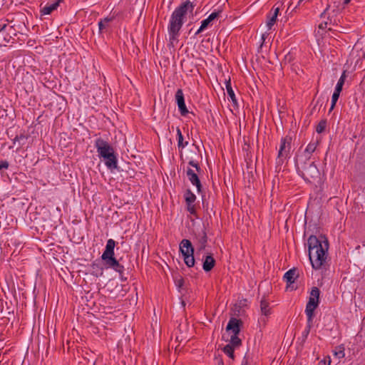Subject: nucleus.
<instances>
[{
	"label": "nucleus",
	"mask_w": 365,
	"mask_h": 365,
	"mask_svg": "<svg viewBox=\"0 0 365 365\" xmlns=\"http://www.w3.org/2000/svg\"><path fill=\"white\" fill-rule=\"evenodd\" d=\"M195 4L187 0L178 6L171 14L168 24L169 46L175 47V42H178L180 31L184 24V19L188 12L192 13Z\"/></svg>",
	"instance_id": "nucleus-1"
},
{
	"label": "nucleus",
	"mask_w": 365,
	"mask_h": 365,
	"mask_svg": "<svg viewBox=\"0 0 365 365\" xmlns=\"http://www.w3.org/2000/svg\"><path fill=\"white\" fill-rule=\"evenodd\" d=\"M309 258L312 268L321 269L327 258L329 242L325 236L321 235L318 238L315 235H311L307 240Z\"/></svg>",
	"instance_id": "nucleus-2"
},
{
	"label": "nucleus",
	"mask_w": 365,
	"mask_h": 365,
	"mask_svg": "<svg viewBox=\"0 0 365 365\" xmlns=\"http://www.w3.org/2000/svg\"><path fill=\"white\" fill-rule=\"evenodd\" d=\"M295 165L299 175L306 181L311 182L319 176V170L314 161L295 160Z\"/></svg>",
	"instance_id": "nucleus-3"
},
{
	"label": "nucleus",
	"mask_w": 365,
	"mask_h": 365,
	"mask_svg": "<svg viewBox=\"0 0 365 365\" xmlns=\"http://www.w3.org/2000/svg\"><path fill=\"white\" fill-rule=\"evenodd\" d=\"M180 251L183 257L185 264L188 267L195 265L194 248L189 240L183 239L180 243Z\"/></svg>",
	"instance_id": "nucleus-4"
},
{
	"label": "nucleus",
	"mask_w": 365,
	"mask_h": 365,
	"mask_svg": "<svg viewBox=\"0 0 365 365\" xmlns=\"http://www.w3.org/2000/svg\"><path fill=\"white\" fill-rule=\"evenodd\" d=\"M320 290L318 287H314L312 288L309 301L306 305L305 313L308 318V321H312L314 310L319 304Z\"/></svg>",
	"instance_id": "nucleus-5"
},
{
	"label": "nucleus",
	"mask_w": 365,
	"mask_h": 365,
	"mask_svg": "<svg viewBox=\"0 0 365 365\" xmlns=\"http://www.w3.org/2000/svg\"><path fill=\"white\" fill-rule=\"evenodd\" d=\"M292 148V138L286 136L281 139L279 150L277 158V164L282 165L284 160L289 158V155Z\"/></svg>",
	"instance_id": "nucleus-6"
},
{
	"label": "nucleus",
	"mask_w": 365,
	"mask_h": 365,
	"mask_svg": "<svg viewBox=\"0 0 365 365\" xmlns=\"http://www.w3.org/2000/svg\"><path fill=\"white\" fill-rule=\"evenodd\" d=\"M95 148L97 150L98 157L106 155L107 154H113L115 153L114 148L110 145L108 142L98 138L95 140Z\"/></svg>",
	"instance_id": "nucleus-7"
},
{
	"label": "nucleus",
	"mask_w": 365,
	"mask_h": 365,
	"mask_svg": "<svg viewBox=\"0 0 365 365\" xmlns=\"http://www.w3.org/2000/svg\"><path fill=\"white\" fill-rule=\"evenodd\" d=\"M106 268H110L118 272L120 275L124 273L125 268L114 256H109L102 259Z\"/></svg>",
	"instance_id": "nucleus-8"
},
{
	"label": "nucleus",
	"mask_w": 365,
	"mask_h": 365,
	"mask_svg": "<svg viewBox=\"0 0 365 365\" xmlns=\"http://www.w3.org/2000/svg\"><path fill=\"white\" fill-rule=\"evenodd\" d=\"M106 268H110L118 272L120 275L124 273L125 268L114 256H109L102 259Z\"/></svg>",
	"instance_id": "nucleus-9"
},
{
	"label": "nucleus",
	"mask_w": 365,
	"mask_h": 365,
	"mask_svg": "<svg viewBox=\"0 0 365 365\" xmlns=\"http://www.w3.org/2000/svg\"><path fill=\"white\" fill-rule=\"evenodd\" d=\"M175 101L178 104V107L179 109V111L182 116H185L188 113V110L187 109L185 103V98H184V94L182 89H178L175 93Z\"/></svg>",
	"instance_id": "nucleus-10"
},
{
	"label": "nucleus",
	"mask_w": 365,
	"mask_h": 365,
	"mask_svg": "<svg viewBox=\"0 0 365 365\" xmlns=\"http://www.w3.org/2000/svg\"><path fill=\"white\" fill-rule=\"evenodd\" d=\"M317 148V143H309L304 152L297 155L295 160H310L312 153Z\"/></svg>",
	"instance_id": "nucleus-11"
},
{
	"label": "nucleus",
	"mask_w": 365,
	"mask_h": 365,
	"mask_svg": "<svg viewBox=\"0 0 365 365\" xmlns=\"http://www.w3.org/2000/svg\"><path fill=\"white\" fill-rule=\"evenodd\" d=\"M242 321L235 317L230 318L226 327V331L232 334H239Z\"/></svg>",
	"instance_id": "nucleus-12"
},
{
	"label": "nucleus",
	"mask_w": 365,
	"mask_h": 365,
	"mask_svg": "<svg viewBox=\"0 0 365 365\" xmlns=\"http://www.w3.org/2000/svg\"><path fill=\"white\" fill-rule=\"evenodd\" d=\"M115 16L114 15H112L100 19V21L98 23V33L100 34H102L105 32H107L108 29L110 28V23L115 19Z\"/></svg>",
	"instance_id": "nucleus-13"
},
{
	"label": "nucleus",
	"mask_w": 365,
	"mask_h": 365,
	"mask_svg": "<svg viewBox=\"0 0 365 365\" xmlns=\"http://www.w3.org/2000/svg\"><path fill=\"white\" fill-rule=\"evenodd\" d=\"M99 158H103L104 160L105 165L108 169L113 170L117 168L118 159L115 153H113V154L110 153L106 155H102L100 156Z\"/></svg>",
	"instance_id": "nucleus-14"
},
{
	"label": "nucleus",
	"mask_w": 365,
	"mask_h": 365,
	"mask_svg": "<svg viewBox=\"0 0 365 365\" xmlns=\"http://www.w3.org/2000/svg\"><path fill=\"white\" fill-rule=\"evenodd\" d=\"M187 176L190 180V182L193 185H195L197 190V192L200 193L202 192V185L200 182V180L199 179V177L190 168H188L187 170Z\"/></svg>",
	"instance_id": "nucleus-15"
},
{
	"label": "nucleus",
	"mask_w": 365,
	"mask_h": 365,
	"mask_svg": "<svg viewBox=\"0 0 365 365\" xmlns=\"http://www.w3.org/2000/svg\"><path fill=\"white\" fill-rule=\"evenodd\" d=\"M279 12V8L275 7L274 6L272 7V9H271L270 12L267 14V26L269 29H271L272 26L276 22Z\"/></svg>",
	"instance_id": "nucleus-16"
},
{
	"label": "nucleus",
	"mask_w": 365,
	"mask_h": 365,
	"mask_svg": "<svg viewBox=\"0 0 365 365\" xmlns=\"http://www.w3.org/2000/svg\"><path fill=\"white\" fill-rule=\"evenodd\" d=\"M115 247V241L113 239H109L107 241L105 250L101 255V259H104L109 256H114V248Z\"/></svg>",
	"instance_id": "nucleus-17"
},
{
	"label": "nucleus",
	"mask_w": 365,
	"mask_h": 365,
	"mask_svg": "<svg viewBox=\"0 0 365 365\" xmlns=\"http://www.w3.org/2000/svg\"><path fill=\"white\" fill-rule=\"evenodd\" d=\"M202 260V269L206 272L211 271L215 265V259L211 254L206 255Z\"/></svg>",
	"instance_id": "nucleus-18"
},
{
	"label": "nucleus",
	"mask_w": 365,
	"mask_h": 365,
	"mask_svg": "<svg viewBox=\"0 0 365 365\" xmlns=\"http://www.w3.org/2000/svg\"><path fill=\"white\" fill-rule=\"evenodd\" d=\"M63 1V0H56L54 3L51 4H46L43 7H42L40 10V13L41 15H48L51 14L53 11L56 10L59 6L60 3Z\"/></svg>",
	"instance_id": "nucleus-19"
},
{
	"label": "nucleus",
	"mask_w": 365,
	"mask_h": 365,
	"mask_svg": "<svg viewBox=\"0 0 365 365\" xmlns=\"http://www.w3.org/2000/svg\"><path fill=\"white\" fill-rule=\"evenodd\" d=\"M299 273L298 270L296 268H292L288 270L284 274V279L286 281L287 284H293L295 282V279L298 277Z\"/></svg>",
	"instance_id": "nucleus-20"
},
{
	"label": "nucleus",
	"mask_w": 365,
	"mask_h": 365,
	"mask_svg": "<svg viewBox=\"0 0 365 365\" xmlns=\"http://www.w3.org/2000/svg\"><path fill=\"white\" fill-rule=\"evenodd\" d=\"M330 9L331 6L328 5L324 11L321 14L320 17L325 18L327 16V21H329V24H334L335 19H334V17L336 15V11L335 9H333L331 11H330Z\"/></svg>",
	"instance_id": "nucleus-21"
},
{
	"label": "nucleus",
	"mask_w": 365,
	"mask_h": 365,
	"mask_svg": "<svg viewBox=\"0 0 365 365\" xmlns=\"http://www.w3.org/2000/svg\"><path fill=\"white\" fill-rule=\"evenodd\" d=\"M260 310L262 315L268 317L271 314V308L269 307V302L264 298L260 301Z\"/></svg>",
	"instance_id": "nucleus-22"
},
{
	"label": "nucleus",
	"mask_w": 365,
	"mask_h": 365,
	"mask_svg": "<svg viewBox=\"0 0 365 365\" xmlns=\"http://www.w3.org/2000/svg\"><path fill=\"white\" fill-rule=\"evenodd\" d=\"M225 87H226V91H227V93L228 97L230 98V101L235 105H236L237 104V98L235 97L234 91H233V89L232 88L230 79H229L228 81H227L225 82Z\"/></svg>",
	"instance_id": "nucleus-23"
},
{
	"label": "nucleus",
	"mask_w": 365,
	"mask_h": 365,
	"mask_svg": "<svg viewBox=\"0 0 365 365\" xmlns=\"http://www.w3.org/2000/svg\"><path fill=\"white\" fill-rule=\"evenodd\" d=\"M346 71H343L341 76H340V78L336 83L334 91H336L339 92H341L342 91V88H343V86L344 84V82H345V80L346 78Z\"/></svg>",
	"instance_id": "nucleus-24"
},
{
	"label": "nucleus",
	"mask_w": 365,
	"mask_h": 365,
	"mask_svg": "<svg viewBox=\"0 0 365 365\" xmlns=\"http://www.w3.org/2000/svg\"><path fill=\"white\" fill-rule=\"evenodd\" d=\"M6 21H7V20L0 21V38L4 37V34H6V31L14 30L13 26H8Z\"/></svg>",
	"instance_id": "nucleus-25"
},
{
	"label": "nucleus",
	"mask_w": 365,
	"mask_h": 365,
	"mask_svg": "<svg viewBox=\"0 0 365 365\" xmlns=\"http://www.w3.org/2000/svg\"><path fill=\"white\" fill-rule=\"evenodd\" d=\"M177 136L178 148L182 149L184 148L188 144V142L186 141L185 143H183V136L179 128H177Z\"/></svg>",
	"instance_id": "nucleus-26"
},
{
	"label": "nucleus",
	"mask_w": 365,
	"mask_h": 365,
	"mask_svg": "<svg viewBox=\"0 0 365 365\" xmlns=\"http://www.w3.org/2000/svg\"><path fill=\"white\" fill-rule=\"evenodd\" d=\"M185 200L186 203H194L196 200V196L190 190L188 189L185 193Z\"/></svg>",
	"instance_id": "nucleus-27"
},
{
	"label": "nucleus",
	"mask_w": 365,
	"mask_h": 365,
	"mask_svg": "<svg viewBox=\"0 0 365 365\" xmlns=\"http://www.w3.org/2000/svg\"><path fill=\"white\" fill-rule=\"evenodd\" d=\"M242 344L241 339L239 338L238 334H232L230 340V344L233 347H237Z\"/></svg>",
	"instance_id": "nucleus-28"
},
{
	"label": "nucleus",
	"mask_w": 365,
	"mask_h": 365,
	"mask_svg": "<svg viewBox=\"0 0 365 365\" xmlns=\"http://www.w3.org/2000/svg\"><path fill=\"white\" fill-rule=\"evenodd\" d=\"M234 349L232 344H227L223 348V351L225 354H227L230 358L234 359Z\"/></svg>",
	"instance_id": "nucleus-29"
},
{
	"label": "nucleus",
	"mask_w": 365,
	"mask_h": 365,
	"mask_svg": "<svg viewBox=\"0 0 365 365\" xmlns=\"http://www.w3.org/2000/svg\"><path fill=\"white\" fill-rule=\"evenodd\" d=\"M327 120H322L319 121V123H318V125H317L316 127V132L317 133H323L326 128H327Z\"/></svg>",
	"instance_id": "nucleus-30"
},
{
	"label": "nucleus",
	"mask_w": 365,
	"mask_h": 365,
	"mask_svg": "<svg viewBox=\"0 0 365 365\" xmlns=\"http://www.w3.org/2000/svg\"><path fill=\"white\" fill-rule=\"evenodd\" d=\"M340 93L341 92H339V91H334V93L332 95V97H331V107H330V109H329V111H331L335 106H336V103L339 98V96H340Z\"/></svg>",
	"instance_id": "nucleus-31"
},
{
	"label": "nucleus",
	"mask_w": 365,
	"mask_h": 365,
	"mask_svg": "<svg viewBox=\"0 0 365 365\" xmlns=\"http://www.w3.org/2000/svg\"><path fill=\"white\" fill-rule=\"evenodd\" d=\"M334 355L339 359L344 358L345 356L344 347L342 346H338L335 348Z\"/></svg>",
	"instance_id": "nucleus-32"
},
{
	"label": "nucleus",
	"mask_w": 365,
	"mask_h": 365,
	"mask_svg": "<svg viewBox=\"0 0 365 365\" xmlns=\"http://www.w3.org/2000/svg\"><path fill=\"white\" fill-rule=\"evenodd\" d=\"M188 164H189L190 165H191L192 167L195 168L196 171H197L198 173H201L202 170H201V168H200V165H199V164H198L197 161H196V160H193L192 158H191V159L189 160Z\"/></svg>",
	"instance_id": "nucleus-33"
},
{
	"label": "nucleus",
	"mask_w": 365,
	"mask_h": 365,
	"mask_svg": "<svg viewBox=\"0 0 365 365\" xmlns=\"http://www.w3.org/2000/svg\"><path fill=\"white\" fill-rule=\"evenodd\" d=\"M187 211L193 215H196V208L194 203H186Z\"/></svg>",
	"instance_id": "nucleus-34"
},
{
	"label": "nucleus",
	"mask_w": 365,
	"mask_h": 365,
	"mask_svg": "<svg viewBox=\"0 0 365 365\" xmlns=\"http://www.w3.org/2000/svg\"><path fill=\"white\" fill-rule=\"evenodd\" d=\"M93 272H96V275H102L103 274V268L100 267L99 265L96 263H93L91 265Z\"/></svg>",
	"instance_id": "nucleus-35"
},
{
	"label": "nucleus",
	"mask_w": 365,
	"mask_h": 365,
	"mask_svg": "<svg viewBox=\"0 0 365 365\" xmlns=\"http://www.w3.org/2000/svg\"><path fill=\"white\" fill-rule=\"evenodd\" d=\"M207 241V237L206 233L204 232H203V235H202V238L200 240L201 248L202 249H204L205 247Z\"/></svg>",
	"instance_id": "nucleus-36"
},
{
	"label": "nucleus",
	"mask_w": 365,
	"mask_h": 365,
	"mask_svg": "<svg viewBox=\"0 0 365 365\" xmlns=\"http://www.w3.org/2000/svg\"><path fill=\"white\" fill-rule=\"evenodd\" d=\"M219 16V12H212L209 15L207 19L211 23L213 20Z\"/></svg>",
	"instance_id": "nucleus-37"
},
{
	"label": "nucleus",
	"mask_w": 365,
	"mask_h": 365,
	"mask_svg": "<svg viewBox=\"0 0 365 365\" xmlns=\"http://www.w3.org/2000/svg\"><path fill=\"white\" fill-rule=\"evenodd\" d=\"M210 24V22L207 19H204L201 22L200 31H204L206 28H207V26H209Z\"/></svg>",
	"instance_id": "nucleus-38"
},
{
	"label": "nucleus",
	"mask_w": 365,
	"mask_h": 365,
	"mask_svg": "<svg viewBox=\"0 0 365 365\" xmlns=\"http://www.w3.org/2000/svg\"><path fill=\"white\" fill-rule=\"evenodd\" d=\"M9 166V163L6 160H0V170L1 169H7Z\"/></svg>",
	"instance_id": "nucleus-39"
},
{
	"label": "nucleus",
	"mask_w": 365,
	"mask_h": 365,
	"mask_svg": "<svg viewBox=\"0 0 365 365\" xmlns=\"http://www.w3.org/2000/svg\"><path fill=\"white\" fill-rule=\"evenodd\" d=\"M5 43H9L11 40H13L12 36L8 35L7 34H4V37H2Z\"/></svg>",
	"instance_id": "nucleus-40"
},
{
	"label": "nucleus",
	"mask_w": 365,
	"mask_h": 365,
	"mask_svg": "<svg viewBox=\"0 0 365 365\" xmlns=\"http://www.w3.org/2000/svg\"><path fill=\"white\" fill-rule=\"evenodd\" d=\"M175 284L179 288H181L184 284V279L180 277L179 279L175 281Z\"/></svg>",
	"instance_id": "nucleus-41"
},
{
	"label": "nucleus",
	"mask_w": 365,
	"mask_h": 365,
	"mask_svg": "<svg viewBox=\"0 0 365 365\" xmlns=\"http://www.w3.org/2000/svg\"><path fill=\"white\" fill-rule=\"evenodd\" d=\"M328 24H329V21H324V22H322L319 25V28L320 29H325L328 25Z\"/></svg>",
	"instance_id": "nucleus-42"
},
{
	"label": "nucleus",
	"mask_w": 365,
	"mask_h": 365,
	"mask_svg": "<svg viewBox=\"0 0 365 365\" xmlns=\"http://www.w3.org/2000/svg\"><path fill=\"white\" fill-rule=\"evenodd\" d=\"M24 139H26V136L24 134L16 136V140H19V141Z\"/></svg>",
	"instance_id": "nucleus-43"
},
{
	"label": "nucleus",
	"mask_w": 365,
	"mask_h": 365,
	"mask_svg": "<svg viewBox=\"0 0 365 365\" xmlns=\"http://www.w3.org/2000/svg\"><path fill=\"white\" fill-rule=\"evenodd\" d=\"M6 34H7L8 35H11H11H14L15 36L16 35L15 29H14V30H11V31L8 30V31H6Z\"/></svg>",
	"instance_id": "nucleus-44"
},
{
	"label": "nucleus",
	"mask_w": 365,
	"mask_h": 365,
	"mask_svg": "<svg viewBox=\"0 0 365 365\" xmlns=\"http://www.w3.org/2000/svg\"><path fill=\"white\" fill-rule=\"evenodd\" d=\"M309 328H308L307 329H306V330L304 331V336L305 337H307V335L309 334Z\"/></svg>",
	"instance_id": "nucleus-45"
},
{
	"label": "nucleus",
	"mask_w": 365,
	"mask_h": 365,
	"mask_svg": "<svg viewBox=\"0 0 365 365\" xmlns=\"http://www.w3.org/2000/svg\"><path fill=\"white\" fill-rule=\"evenodd\" d=\"M202 31H200V27L198 29V30L195 33V35L197 36L200 34Z\"/></svg>",
	"instance_id": "nucleus-46"
},
{
	"label": "nucleus",
	"mask_w": 365,
	"mask_h": 365,
	"mask_svg": "<svg viewBox=\"0 0 365 365\" xmlns=\"http://www.w3.org/2000/svg\"><path fill=\"white\" fill-rule=\"evenodd\" d=\"M350 1L351 0H344V4H348Z\"/></svg>",
	"instance_id": "nucleus-47"
},
{
	"label": "nucleus",
	"mask_w": 365,
	"mask_h": 365,
	"mask_svg": "<svg viewBox=\"0 0 365 365\" xmlns=\"http://www.w3.org/2000/svg\"><path fill=\"white\" fill-rule=\"evenodd\" d=\"M17 141H19V140H16V137L14 138V139L13 140V143L15 144L16 142Z\"/></svg>",
	"instance_id": "nucleus-48"
},
{
	"label": "nucleus",
	"mask_w": 365,
	"mask_h": 365,
	"mask_svg": "<svg viewBox=\"0 0 365 365\" xmlns=\"http://www.w3.org/2000/svg\"><path fill=\"white\" fill-rule=\"evenodd\" d=\"M261 320L265 322V319L264 318H261Z\"/></svg>",
	"instance_id": "nucleus-49"
}]
</instances>
